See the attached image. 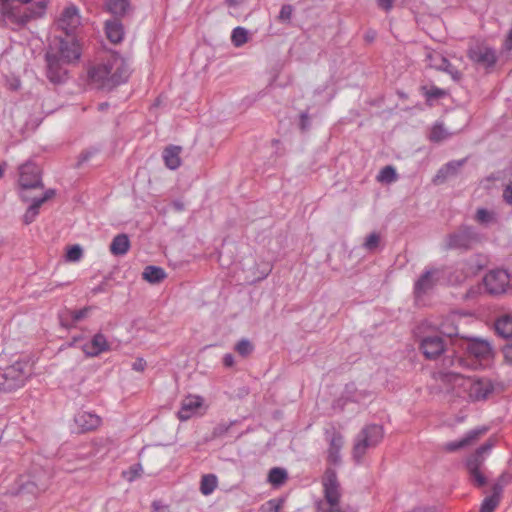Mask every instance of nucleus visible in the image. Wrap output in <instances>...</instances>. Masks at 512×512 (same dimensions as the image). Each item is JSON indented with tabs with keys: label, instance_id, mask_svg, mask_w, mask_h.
<instances>
[{
	"label": "nucleus",
	"instance_id": "nucleus-47",
	"mask_svg": "<svg viewBox=\"0 0 512 512\" xmlns=\"http://www.w3.org/2000/svg\"><path fill=\"white\" fill-rule=\"evenodd\" d=\"M142 471V467L140 465H136L130 468V470L127 472V479L129 481H133L135 478L140 476Z\"/></svg>",
	"mask_w": 512,
	"mask_h": 512
},
{
	"label": "nucleus",
	"instance_id": "nucleus-59",
	"mask_svg": "<svg viewBox=\"0 0 512 512\" xmlns=\"http://www.w3.org/2000/svg\"><path fill=\"white\" fill-rule=\"evenodd\" d=\"M230 7H236L244 3L245 0H226Z\"/></svg>",
	"mask_w": 512,
	"mask_h": 512
},
{
	"label": "nucleus",
	"instance_id": "nucleus-50",
	"mask_svg": "<svg viewBox=\"0 0 512 512\" xmlns=\"http://www.w3.org/2000/svg\"><path fill=\"white\" fill-rule=\"evenodd\" d=\"M133 370L143 372L146 368V361L143 358H137L132 365Z\"/></svg>",
	"mask_w": 512,
	"mask_h": 512
},
{
	"label": "nucleus",
	"instance_id": "nucleus-12",
	"mask_svg": "<svg viewBox=\"0 0 512 512\" xmlns=\"http://www.w3.org/2000/svg\"><path fill=\"white\" fill-rule=\"evenodd\" d=\"M53 54L57 55L63 63H72L79 59L80 47L74 38L68 36L59 40L57 53Z\"/></svg>",
	"mask_w": 512,
	"mask_h": 512
},
{
	"label": "nucleus",
	"instance_id": "nucleus-48",
	"mask_svg": "<svg viewBox=\"0 0 512 512\" xmlns=\"http://www.w3.org/2000/svg\"><path fill=\"white\" fill-rule=\"evenodd\" d=\"M55 195V190L48 189L44 192L41 197L35 198L41 205L45 203L47 200L51 199Z\"/></svg>",
	"mask_w": 512,
	"mask_h": 512
},
{
	"label": "nucleus",
	"instance_id": "nucleus-24",
	"mask_svg": "<svg viewBox=\"0 0 512 512\" xmlns=\"http://www.w3.org/2000/svg\"><path fill=\"white\" fill-rule=\"evenodd\" d=\"M130 248V240L126 234H118L110 244V252L115 256L125 255Z\"/></svg>",
	"mask_w": 512,
	"mask_h": 512
},
{
	"label": "nucleus",
	"instance_id": "nucleus-62",
	"mask_svg": "<svg viewBox=\"0 0 512 512\" xmlns=\"http://www.w3.org/2000/svg\"><path fill=\"white\" fill-rule=\"evenodd\" d=\"M175 207L178 209V210H182L183 209V204L180 203V202H175L174 203Z\"/></svg>",
	"mask_w": 512,
	"mask_h": 512
},
{
	"label": "nucleus",
	"instance_id": "nucleus-18",
	"mask_svg": "<svg viewBox=\"0 0 512 512\" xmlns=\"http://www.w3.org/2000/svg\"><path fill=\"white\" fill-rule=\"evenodd\" d=\"M47 60V76L53 83H61L65 80L67 72L61 66L64 64L57 55L48 52L46 55Z\"/></svg>",
	"mask_w": 512,
	"mask_h": 512
},
{
	"label": "nucleus",
	"instance_id": "nucleus-14",
	"mask_svg": "<svg viewBox=\"0 0 512 512\" xmlns=\"http://www.w3.org/2000/svg\"><path fill=\"white\" fill-rule=\"evenodd\" d=\"M468 57L484 67H491L496 62L495 51L484 44L471 47L468 51Z\"/></svg>",
	"mask_w": 512,
	"mask_h": 512
},
{
	"label": "nucleus",
	"instance_id": "nucleus-55",
	"mask_svg": "<svg viewBox=\"0 0 512 512\" xmlns=\"http://www.w3.org/2000/svg\"><path fill=\"white\" fill-rule=\"evenodd\" d=\"M223 364L226 367H232L234 365V357L231 354H225L223 357Z\"/></svg>",
	"mask_w": 512,
	"mask_h": 512
},
{
	"label": "nucleus",
	"instance_id": "nucleus-34",
	"mask_svg": "<svg viewBox=\"0 0 512 512\" xmlns=\"http://www.w3.org/2000/svg\"><path fill=\"white\" fill-rule=\"evenodd\" d=\"M397 180V173L394 167L385 166L377 175V181L381 183H392Z\"/></svg>",
	"mask_w": 512,
	"mask_h": 512
},
{
	"label": "nucleus",
	"instance_id": "nucleus-60",
	"mask_svg": "<svg viewBox=\"0 0 512 512\" xmlns=\"http://www.w3.org/2000/svg\"><path fill=\"white\" fill-rule=\"evenodd\" d=\"M153 508L155 509V511L157 512H169L166 508L160 506V503L159 502H153Z\"/></svg>",
	"mask_w": 512,
	"mask_h": 512
},
{
	"label": "nucleus",
	"instance_id": "nucleus-2",
	"mask_svg": "<svg viewBox=\"0 0 512 512\" xmlns=\"http://www.w3.org/2000/svg\"><path fill=\"white\" fill-rule=\"evenodd\" d=\"M445 384L459 389L463 397L470 402L486 401L494 392L493 382L485 377H466L458 372H447L441 375Z\"/></svg>",
	"mask_w": 512,
	"mask_h": 512
},
{
	"label": "nucleus",
	"instance_id": "nucleus-28",
	"mask_svg": "<svg viewBox=\"0 0 512 512\" xmlns=\"http://www.w3.org/2000/svg\"><path fill=\"white\" fill-rule=\"evenodd\" d=\"M142 275L149 283H159L166 277L165 271L156 266H147Z\"/></svg>",
	"mask_w": 512,
	"mask_h": 512
},
{
	"label": "nucleus",
	"instance_id": "nucleus-13",
	"mask_svg": "<svg viewBox=\"0 0 512 512\" xmlns=\"http://www.w3.org/2000/svg\"><path fill=\"white\" fill-rule=\"evenodd\" d=\"M80 14L76 6H67L57 20V25L67 35H70L80 25Z\"/></svg>",
	"mask_w": 512,
	"mask_h": 512
},
{
	"label": "nucleus",
	"instance_id": "nucleus-4",
	"mask_svg": "<svg viewBox=\"0 0 512 512\" xmlns=\"http://www.w3.org/2000/svg\"><path fill=\"white\" fill-rule=\"evenodd\" d=\"M382 426L377 424L366 425L356 435L352 448V457L360 463L369 449L375 448L383 439Z\"/></svg>",
	"mask_w": 512,
	"mask_h": 512
},
{
	"label": "nucleus",
	"instance_id": "nucleus-49",
	"mask_svg": "<svg viewBox=\"0 0 512 512\" xmlns=\"http://www.w3.org/2000/svg\"><path fill=\"white\" fill-rule=\"evenodd\" d=\"M511 482H512V474L505 472L499 477L498 483H496L495 485H500L502 488L504 485H507Z\"/></svg>",
	"mask_w": 512,
	"mask_h": 512
},
{
	"label": "nucleus",
	"instance_id": "nucleus-10",
	"mask_svg": "<svg viewBox=\"0 0 512 512\" xmlns=\"http://www.w3.org/2000/svg\"><path fill=\"white\" fill-rule=\"evenodd\" d=\"M466 350L480 362H489L494 357V349L486 339L470 338L467 341Z\"/></svg>",
	"mask_w": 512,
	"mask_h": 512
},
{
	"label": "nucleus",
	"instance_id": "nucleus-52",
	"mask_svg": "<svg viewBox=\"0 0 512 512\" xmlns=\"http://www.w3.org/2000/svg\"><path fill=\"white\" fill-rule=\"evenodd\" d=\"M492 446L493 444L490 441H488L482 446H480L475 453L483 457V454L488 453L491 450Z\"/></svg>",
	"mask_w": 512,
	"mask_h": 512
},
{
	"label": "nucleus",
	"instance_id": "nucleus-1",
	"mask_svg": "<svg viewBox=\"0 0 512 512\" xmlns=\"http://www.w3.org/2000/svg\"><path fill=\"white\" fill-rule=\"evenodd\" d=\"M130 72L126 59L119 54L112 53L92 66L88 70V77L96 87L110 90L126 82Z\"/></svg>",
	"mask_w": 512,
	"mask_h": 512
},
{
	"label": "nucleus",
	"instance_id": "nucleus-6",
	"mask_svg": "<svg viewBox=\"0 0 512 512\" xmlns=\"http://www.w3.org/2000/svg\"><path fill=\"white\" fill-rule=\"evenodd\" d=\"M483 284L490 295H502L511 287L510 274L504 269L491 270L485 274Z\"/></svg>",
	"mask_w": 512,
	"mask_h": 512
},
{
	"label": "nucleus",
	"instance_id": "nucleus-63",
	"mask_svg": "<svg viewBox=\"0 0 512 512\" xmlns=\"http://www.w3.org/2000/svg\"><path fill=\"white\" fill-rule=\"evenodd\" d=\"M3 173H4V171H3V169L0 167V178H2Z\"/></svg>",
	"mask_w": 512,
	"mask_h": 512
},
{
	"label": "nucleus",
	"instance_id": "nucleus-54",
	"mask_svg": "<svg viewBox=\"0 0 512 512\" xmlns=\"http://www.w3.org/2000/svg\"><path fill=\"white\" fill-rule=\"evenodd\" d=\"M503 197L507 203L512 204V185L506 187Z\"/></svg>",
	"mask_w": 512,
	"mask_h": 512
},
{
	"label": "nucleus",
	"instance_id": "nucleus-19",
	"mask_svg": "<svg viewBox=\"0 0 512 512\" xmlns=\"http://www.w3.org/2000/svg\"><path fill=\"white\" fill-rule=\"evenodd\" d=\"M487 432L486 427H480L469 431L462 439L446 443L444 449L448 452H454L475 444L479 438Z\"/></svg>",
	"mask_w": 512,
	"mask_h": 512
},
{
	"label": "nucleus",
	"instance_id": "nucleus-23",
	"mask_svg": "<svg viewBox=\"0 0 512 512\" xmlns=\"http://www.w3.org/2000/svg\"><path fill=\"white\" fill-rule=\"evenodd\" d=\"M182 148L180 146L171 145L164 149L163 160L166 167L170 170H176L181 165Z\"/></svg>",
	"mask_w": 512,
	"mask_h": 512
},
{
	"label": "nucleus",
	"instance_id": "nucleus-32",
	"mask_svg": "<svg viewBox=\"0 0 512 512\" xmlns=\"http://www.w3.org/2000/svg\"><path fill=\"white\" fill-rule=\"evenodd\" d=\"M217 477L214 474L204 475L201 479L200 490L202 494L209 495L217 487Z\"/></svg>",
	"mask_w": 512,
	"mask_h": 512
},
{
	"label": "nucleus",
	"instance_id": "nucleus-25",
	"mask_svg": "<svg viewBox=\"0 0 512 512\" xmlns=\"http://www.w3.org/2000/svg\"><path fill=\"white\" fill-rule=\"evenodd\" d=\"M107 38L113 43H119L123 40L124 29L118 20H110L105 25Z\"/></svg>",
	"mask_w": 512,
	"mask_h": 512
},
{
	"label": "nucleus",
	"instance_id": "nucleus-26",
	"mask_svg": "<svg viewBox=\"0 0 512 512\" xmlns=\"http://www.w3.org/2000/svg\"><path fill=\"white\" fill-rule=\"evenodd\" d=\"M501 498V486H493V494L486 497L480 507V512H494L500 503Z\"/></svg>",
	"mask_w": 512,
	"mask_h": 512
},
{
	"label": "nucleus",
	"instance_id": "nucleus-41",
	"mask_svg": "<svg viewBox=\"0 0 512 512\" xmlns=\"http://www.w3.org/2000/svg\"><path fill=\"white\" fill-rule=\"evenodd\" d=\"M441 333L452 337L454 335H457L458 328L454 325L453 321L451 319H447L440 325Z\"/></svg>",
	"mask_w": 512,
	"mask_h": 512
},
{
	"label": "nucleus",
	"instance_id": "nucleus-31",
	"mask_svg": "<svg viewBox=\"0 0 512 512\" xmlns=\"http://www.w3.org/2000/svg\"><path fill=\"white\" fill-rule=\"evenodd\" d=\"M107 9L115 16H123L129 6L128 0H109Z\"/></svg>",
	"mask_w": 512,
	"mask_h": 512
},
{
	"label": "nucleus",
	"instance_id": "nucleus-29",
	"mask_svg": "<svg viewBox=\"0 0 512 512\" xmlns=\"http://www.w3.org/2000/svg\"><path fill=\"white\" fill-rule=\"evenodd\" d=\"M496 331L501 336L508 338L512 336V317L509 315H504L500 317L496 324Z\"/></svg>",
	"mask_w": 512,
	"mask_h": 512
},
{
	"label": "nucleus",
	"instance_id": "nucleus-56",
	"mask_svg": "<svg viewBox=\"0 0 512 512\" xmlns=\"http://www.w3.org/2000/svg\"><path fill=\"white\" fill-rule=\"evenodd\" d=\"M229 426L227 425H219L214 429V435L220 436L224 434L228 430Z\"/></svg>",
	"mask_w": 512,
	"mask_h": 512
},
{
	"label": "nucleus",
	"instance_id": "nucleus-20",
	"mask_svg": "<svg viewBox=\"0 0 512 512\" xmlns=\"http://www.w3.org/2000/svg\"><path fill=\"white\" fill-rule=\"evenodd\" d=\"M203 401L199 396H188L181 402V407L177 413L181 421H186L194 416L197 410L202 406Z\"/></svg>",
	"mask_w": 512,
	"mask_h": 512
},
{
	"label": "nucleus",
	"instance_id": "nucleus-37",
	"mask_svg": "<svg viewBox=\"0 0 512 512\" xmlns=\"http://www.w3.org/2000/svg\"><path fill=\"white\" fill-rule=\"evenodd\" d=\"M451 135L450 132H448L443 125L436 124L433 126L431 133H430V140L434 142H440L445 139H447Z\"/></svg>",
	"mask_w": 512,
	"mask_h": 512
},
{
	"label": "nucleus",
	"instance_id": "nucleus-8",
	"mask_svg": "<svg viewBox=\"0 0 512 512\" xmlns=\"http://www.w3.org/2000/svg\"><path fill=\"white\" fill-rule=\"evenodd\" d=\"M325 439L328 443L326 449V461L330 465H340L341 450L344 447V436L336 429L325 430Z\"/></svg>",
	"mask_w": 512,
	"mask_h": 512
},
{
	"label": "nucleus",
	"instance_id": "nucleus-11",
	"mask_svg": "<svg viewBox=\"0 0 512 512\" xmlns=\"http://www.w3.org/2000/svg\"><path fill=\"white\" fill-rule=\"evenodd\" d=\"M426 61L429 67L448 73L453 80L459 81L461 79V73L455 69L441 53L434 50H427Z\"/></svg>",
	"mask_w": 512,
	"mask_h": 512
},
{
	"label": "nucleus",
	"instance_id": "nucleus-57",
	"mask_svg": "<svg viewBox=\"0 0 512 512\" xmlns=\"http://www.w3.org/2000/svg\"><path fill=\"white\" fill-rule=\"evenodd\" d=\"M504 46L507 50H511L512 49V28L510 29L508 35H507V38L505 40V43H504Z\"/></svg>",
	"mask_w": 512,
	"mask_h": 512
},
{
	"label": "nucleus",
	"instance_id": "nucleus-17",
	"mask_svg": "<svg viewBox=\"0 0 512 512\" xmlns=\"http://www.w3.org/2000/svg\"><path fill=\"white\" fill-rule=\"evenodd\" d=\"M420 348L426 358L435 359L444 352L445 343L440 336L432 335L422 339Z\"/></svg>",
	"mask_w": 512,
	"mask_h": 512
},
{
	"label": "nucleus",
	"instance_id": "nucleus-27",
	"mask_svg": "<svg viewBox=\"0 0 512 512\" xmlns=\"http://www.w3.org/2000/svg\"><path fill=\"white\" fill-rule=\"evenodd\" d=\"M463 161H452L443 166L434 178V183L439 184L444 182L448 177L454 175L461 167Z\"/></svg>",
	"mask_w": 512,
	"mask_h": 512
},
{
	"label": "nucleus",
	"instance_id": "nucleus-15",
	"mask_svg": "<svg viewBox=\"0 0 512 512\" xmlns=\"http://www.w3.org/2000/svg\"><path fill=\"white\" fill-rule=\"evenodd\" d=\"M110 349L111 345L107 337L102 333H96L91 340L82 346V351L88 357H97L101 353L110 351Z\"/></svg>",
	"mask_w": 512,
	"mask_h": 512
},
{
	"label": "nucleus",
	"instance_id": "nucleus-42",
	"mask_svg": "<svg viewBox=\"0 0 512 512\" xmlns=\"http://www.w3.org/2000/svg\"><path fill=\"white\" fill-rule=\"evenodd\" d=\"M235 350L241 355V356H247L249 355L252 350H253V346L252 344L250 343V341H248L247 339H242L240 340L236 347H235Z\"/></svg>",
	"mask_w": 512,
	"mask_h": 512
},
{
	"label": "nucleus",
	"instance_id": "nucleus-38",
	"mask_svg": "<svg viewBox=\"0 0 512 512\" xmlns=\"http://www.w3.org/2000/svg\"><path fill=\"white\" fill-rule=\"evenodd\" d=\"M83 256V250L79 245H73L67 249L66 252V261L68 262H77Z\"/></svg>",
	"mask_w": 512,
	"mask_h": 512
},
{
	"label": "nucleus",
	"instance_id": "nucleus-45",
	"mask_svg": "<svg viewBox=\"0 0 512 512\" xmlns=\"http://www.w3.org/2000/svg\"><path fill=\"white\" fill-rule=\"evenodd\" d=\"M292 13L293 8L291 5H283L279 13V19L281 21H289L291 19Z\"/></svg>",
	"mask_w": 512,
	"mask_h": 512
},
{
	"label": "nucleus",
	"instance_id": "nucleus-21",
	"mask_svg": "<svg viewBox=\"0 0 512 512\" xmlns=\"http://www.w3.org/2000/svg\"><path fill=\"white\" fill-rule=\"evenodd\" d=\"M483 462L484 458L477 453L473 454L467 460V468L470 473L471 479L474 482V484L479 487L484 486L486 484V478L480 471V467L483 464Z\"/></svg>",
	"mask_w": 512,
	"mask_h": 512
},
{
	"label": "nucleus",
	"instance_id": "nucleus-51",
	"mask_svg": "<svg viewBox=\"0 0 512 512\" xmlns=\"http://www.w3.org/2000/svg\"><path fill=\"white\" fill-rule=\"evenodd\" d=\"M393 1L394 0H377V4L381 9L390 11L393 7Z\"/></svg>",
	"mask_w": 512,
	"mask_h": 512
},
{
	"label": "nucleus",
	"instance_id": "nucleus-30",
	"mask_svg": "<svg viewBox=\"0 0 512 512\" xmlns=\"http://www.w3.org/2000/svg\"><path fill=\"white\" fill-rule=\"evenodd\" d=\"M287 478V471L279 467L272 468L268 474V481L274 486L282 485Z\"/></svg>",
	"mask_w": 512,
	"mask_h": 512
},
{
	"label": "nucleus",
	"instance_id": "nucleus-43",
	"mask_svg": "<svg viewBox=\"0 0 512 512\" xmlns=\"http://www.w3.org/2000/svg\"><path fill=\"white\" fill-rule=\"evenodd\" d=\"M422 91L428 99L441 98L445 95V91L443 89H440L435 86L429 89L426 87H422Z\"/></svg>",
	"mask_w": 512,
	"mask_h": 512
},
{
	"label": "nucleus",
	"instance_id": "nucleus-61",
	"mask_svg": "<svg viewBox=\"0 0 512 512\" xmlns=\"http://www.w3.org/2000/svg\"><path fill=\"white\" fill-rule=\"evenodd\" d=\"M411 512H433V511L426 509V508H416V509L412 510Z\"/></svg>",
	"mask_w": 512,
	"mask_h": 512
},
{
	"label": "nucleus",
	"instance_id": "nucleus-46",
	"mask_svg": "<svg viewBox=\"0 0 512 512\" xmlns=\"http://www.w3.org/2000/svg\"><path fill=\"white\" fill-rule=\"evenodd\" d=\"M300 129L305 132L309 129L310 127V122H309V115L307 112H303L300 114Z\"/></svg>",
	"mask_w": 512,
	"mask_h": 512
},
{
	"label": "nucleus",
	"instance_id": "nucleus-39",
	"mask_svg": "<svg viewBox=\"0 0 512 512\" xmlns=\"http://www.w3.org/2000/svg\"><path fill=\"white\" fill-rule=\"evenodd\" d=\"M283 504L281 499H271L260 507V512H279Z\"/></svg>",
	"mask_w": 512,
	"mask_h": 512
},
{
	"label": "nucleus",
	"instance_id": "nucleus-16",
	"mask_svg": "<svg viewBox=\"0 0 512 512\" xmlns=\"http://www.w3.org/2000/svg\"><path fill=\"white\" fill-rule=\"evenodd\" d=\"M27 374L24 371V365L22 363H15L5 369L4 373H0V390L5 389V382L8 380L14 381L13 386L24 385Z\"/></svg>",
	"mask_w": 512,
	"mask_h": 512
},
{
	"label": "nucleus",
	"instance_id": "nucleus-58",
	"mask_svg": "<svg viewBox=\"0 0 512 512\" xmlns=\"http://www.w3.org/2000/svg\"><path fill=\"white\" fill-rule=\"evenodd\" d=\"M453 365L459 366V367H467L468 366L467 361L461 357H457L455 359V361L453 362Z\"/></svg>",
	"mask_w": 512,
	"mask_h": 512
},
{
	"label": "nucleus",
	"instance_id": "nucleus-7",
	"mask_svg": "<svg viewBox=\"0 0 512 512\" xmlns=\"http://www.w3.org/2000/svg\"><path fill=\"white\" fill-rule=\"evenodd\" d=\"M479 241L480 237L472 227H462L447 236L446 246L450 249H469Z\"/></svg>",
	"mask_w": 512,
	"mask_h": 512
},
{
	"label": "nucleus",
	"instance_id": "nucleus-3",
	"mask_svg": "<svg viewBox=\"0 0 512 512\" xmlns=\"http://www.w3.org/2000/svg\"><path fill=\"white\" fill-rule=\"evenodd\" d=\"M321 482L323 498L317 503V512H345L336 471L327 467Z\"/></svg>",
	"mask_w": 512,
	"mask_h": 512
},
{
	"label": "nucleus",
	"instance_id": "nucleus-22",
	"mask_svg": "<svg viewBox=\"0 0 512 512\" xmlns=\"http://www.w3.org/2000/svg\"><path fill=\"white\" fill-rule=\"evenodd\" d=\"M75 423L82 432L96 429L101 424V418L90 412H79L75 416Z\"/></svg>",
	"mask_w": 512,
	"mask_h": 512
},
{
	"label": "nucleus",
	"instance_id": "nucleus-33",
	"mask_svg": "<svg viewBox=\"0 0 512 512\" xmlns=\"http://www.w3.org/2000/svg\"><path fill=\"white\" fill-rule=\"evenodd\" d=\"M231 41L236 47L248 42V30L243 27H236L232 31Z\"/></svg>",
	"mask_w": 512,
	"mask_h": 512
},
{
	"label": "nucleus",
	"instance_id": "nucleus-35",
	"mask_svg": "<svg viewBox=\"0 0 512 512\" xmlns=\"http://www.w3.org/2000/svg\"><path fill=\"white\" fill-rule=\"evenodd\" d=\"M41 207V204L35 199H32V204L28 207L26 210L24 216H23V222L28 225L32 223L37 215L39 214V208Z\"/></svg>",
	"mask_w": 512,
	"mask_h": 512
},
{
	"label": "nucleus",
	"instance_id": "nucleus-9",
	"mask_svg": "<svg viewBox=\"0 0 512 512\" xmlns=\"http://www.w3.org/2000/svg\"><path fill=\"white\" fill-rule=\"evenodd\" d=\"M442 271L439 268L431 267L426 269L414 285V293L417 298L430 292L439 281Z\"/></svg>",
	"mask_w": 512,
	"mask_h": 512
},
{
	"label": "nucleus",
	"instance_id": "nucleus-40",
	"mask_svg": "<svg viewBox=\"0 0 512 512\" xmlns=\"http://www.w3.org/2000/svg\"><path fill=\"white\" fill-rule=\"evenodd\" d=\"M91 310V307H85L78 311H68V315L72 321L69 326H74L80 320L86 318Z\"/></svg>",
	"mask_w": 512,
	"mask_h": 512
},
{
	"label": "nucleus",
	"instance_id": "nucleus-36",
	"mask_svg": "<svg viewBox=\"0 0 512 512\" xmlns=\"http://www.w3.org/2000/svg\"><path fill=\"white\" fill-rule=\"evenodd\" d=\"M475 219L480 224H490L495 222V213L484 208H479L476 212Z\"/></svg>",
	"mask_w": 512,
	"mask_h": 512
},
{
	"label": "nucleus",
	"instance_id": "nucleus-44",
	"mask_svg": "<svg viewBox=\"0 0 512 512\" xmlns=\"http://www.w3.org/2000/svg\"><path fill=\"white\" fill-rule=\"evenodd\" d=\"M379 242H380L379 235L377 233H371L367 236L365 243H364V247L367 250L372 251L378 247Z\"/></svg>",
	"mask_w": 512,
	"mask_h": 512
},
{
	"label": "nucleus",
	"instance_id": "nucleus-53",
	"mask_svg": "<svg viewBox=\"0 0 512 512\" xmlns=\"http://www.w3.org/2000/svg\"><path fill=\"white\" fill-rule=\"evenodd\" d=\"M503 352L506 362L512 364V342L504 347Z\"/></svg>",
	"mask_w": 512,
	"mask_h": 512
},
{
	"label": "nucleus",
	"instance_id": "nucleus-5",
	"mask_svg": "<svg viewBox=\"0 0 512 512\" xmlns=\"http://www.w3.org/2000/svg\"><path fill=\"white\" fill-rule=\"evenodd\" d=\"M18 183L20 187V197L23 201H29L30 197L27 194L29 190L43 188L40 168L32 162L22 164L19 167Z\"/></svg>",
	"mask_w": 512,
	"mask_h": 512
}]
</instances>
